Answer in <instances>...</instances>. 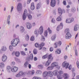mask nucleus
Returning a JSON list of instances; mask_svg holds the SVG:
<instances>
[{"label": "nucleus", "mask_w": 79, "mask_h": 79, "mask_svg": "<svg viewBox=\"0 0 79 79\" xmlns=\"http://www.w3.org/2000/svg\"><path fill=\"white\" fill-rule=\"evenodd\" d=\"M53 50V48L52 47H51L50 48V52H52Z\"/></svg>", "instance_id": "0e129e2a"}, {"label": "nucleus", "mask_w": 79, "mask_h": 79, "mask_svg": "<svg viewBox=\"0 0 79 79\" xmlns=\"http://www.w3.org/2000/svg\"><path fill=\"white\" fill-rule=\"evenodd\" d=\"M53 74H54V76H57L58 74V72L56 70H55L52 72Z\"/></svg>", "instance_id": "aec40b11"}, {"label": "nucleus", "mask_w": 79, "mask_h": 79, "mask_svg": "<svg viewBox=\"0 0 79 79\" xmlns=\"http://www.w3.org/2000/svg\"><path fill=\"white\" fill-rule=\"evenodd\" d=\"M19 42H20L19 39L15 38L12 40L11 44L13 47H16L19 43Z\"/></svg>", "instance_id": "f257e3e1"}, {"label": "nucleus", "mask_w": 79, "mask_h": 79, "mask_svg": "<svg viewBox=\"0 0 79 79\" xmlns=\"http://www.w3.org/2000/svg\"><path fill=\"white\" fill-rule=\"evenodd\" d=\"M53 58L52 56L51 55H50L48 56V60L46 62L45 64V66L47 67V66H48L50 64V63H51V62H52V61L53 60Z\"/></svg>", "instance_id": "f03ea898"}, {"label": "nucleus", "mask_w": 79, "mask_h": 79, "mask_svg": "<svg viewBox=\"0 0 79 79\" xmlns=\"http://www.w3.org/2000/svg\"><path fill=\"white\" fill-rule=\"evenodd\" d=\"M27 15V10L26 9H25L24 11V13L23 15L22 18L23 20L24 21L26 18V16Z\"/></svg>", "instance_id": "423d86ee"}, {"label": "nucleus", "mask_w": 79, "mask_h": 79, "mask_svg": "<svg viewBox=\"0 0 79 79\" xmlns=\"http://www.w3.org/2000/svg\"><path fill=\"white\" fill-rule=\"evenodd\" d=\"M27 74V75H31V72L29 71L28 72Z\"/></svg>", "instance_id": "69168bd1"}, {"label": "nucleus", "mask_w": 79, "mask_h": 79, "mask_svg": "<svg viewBox=\"0 0 79 79\" xmlns=\"http://www.w3.org/2000/svg\"><path fill=\"white\" fill-rule=\"evenodd\" d=\"M75 55L76 56H77V50L76 49L75 50Z\"/></svg>", "instance_id": "774afa93"}, {"label": "nucleus", "mask_w": 79, "mask_h": 79, "mask_svg": "<svg viewBox=\"0 0 79 79\" xmlns=\"http://www.w3.org/2000/svg\"><path fill=\"white\" fill-rule=\"evenodd\" d=\"M30 8L31 10H34L35 6H31Z\"/></svg>", "instance_id": "8fccbe9b"}, {"label": "nucleus", "mask_w": 79, "mask_h": 79, "mask_svg": "<svg viewBox=\"0 0 79 79\" xmlns=\"http://www.w3.org/2000/svg\"><path fill=\"white\" fill-rule=\"evenodd\" d=\"M6 69L7 71H8V72H10V71L11 70V67H10V66H7L6 67Z\"/></svg>", "instance_id": "2f4dec72"}, {"label": "nucleus", "mask_w": 79, "mask_h": 79, "mask_svg": "<svg viewBox=\"0 0 79 79\" xmlns=\"http://www.w3.org/2000/svg\"><path fill=\"white\" fill-rule=\"evenodd\" d=\"M16 77H21V76H20V75H19V73H18L16 75H15Z\"/></svg>", "instance_id": "13d9d810"}, {"label": "nucleus", "mask_w": 79, "mask_h": 79, "mask_svg": "<svg viewBox=\"0 0 79 79\" xmlns=\"http://www.w3.org/2000/svg\"><path fill=\"white\" fill-rule=\"evenodd\" d=\"M15 55L17 57H19V55H20V52L18 51L15 52Z\"/></svg>", "instance_id": "412c9836"}, {"label": "nucleus", "mask_w": 79, "mask_h": 79, "mask_svg": "<svg viewBox=\"0 0 79 79\" xmlns=\"http://www.w3.org/2000/svg\"><path fill=\"white\" fill-rule=\"evenodd\" d=\"M63 71H60L59 72V74H63Z\"/></svg>", "instance_id": "338daca9"}, {"label": "nucleus", "mask_w": 79, "mask_h": 79, "mask_svg": "<svg viewBox=\"0 0 79 79\" xmlns=\"http://www.w3.org/2000/svg\"><path fill=\"white\" fill-rule=\"evenodd\" d=\"M48 32L49 34H51L52 32V31L50 30V28L48 27Z\"/></svg>", "instance_id": "3c124183"}, {"label": "nucleus", "mask_w": 79, "mask_h": 79, "mask_svg": "<svg viewBox=\"0 0 79 79\" xmlns=\"http://www.w3.org/2000/svg\"><path fill=\"white\" fill-rule=\"evenodd\" d=\"M34 33L35 34H39V33L37 32V29L35 30Z\"/></svg>", "instance_id": "5fc2aeb1"}, {"label": "nucleus", "mask_w": 79, "mask_h": 79, "mask_svg": "<svg viewBox=\"0 0 79 79\" xmlns=\"http://www.w3.org/2000/svg\"><path fill=\"white\" fill-rule=\"evenodd\" d=\"M20 29L22 32H23L24 31V28L22 26H21L20 27Z\"/></svg>", "instance_id": "72a5a7b5"}, {"label": "nucleus", "mask_w": 79, "mask_h": 79, "mask_svg": "<svg viewBox=\"0 0 79 79\" xmlns=\"http://www.w3.org/2000/svg\"><path fill=\"white\" fill-rule=\"evenodd\" d=\"M9 49L10 51H11L13 50V46L10 45L9 47Z\"/></svg>", "instance_id": "864d4df0"}, {"label": "nucleus", "mask_w": 79, "mask_h": 79, "mask_svg": "<svg viewBox=\"0 0 79 79\" xmlns=\"http://www.w3.org/2000/svg\"><path fill=\"white\" fill-rule=\"evenodd\" d=\"M48 35V32L47 31H45L44 33V35L45 36V37H47Z\"/></svg>", "instance_id": "58836bf2"}, {"label": "nucleus", "mask_w": 79, "mask_h": 79, "mask_svg": "<svg viewBox=\"0 0 79 79\" xmlns=\"http://www.w3.org/2000/svg\"><path fill=\"white\" fill-rule=\"evenodd\" d=\"M53 69V67L52 66H49L47 68V70L48 71H50V70H52Z\"/></svg>", "instance_id": "7c9ffc66"}, {"label": "nucleus", "mask_w": 79, "mask_h": 79, "mask_svg": "<svg viewBox=\"0 0 79 79\" xmlns=\"http://www.w3.org/2000/svg\"><path fill=\"white\" fill-rule=\"evenodd\" d=\"M28 17L29 19H31L32 18V15L31 14L28 15Z\"/></svg>", "instance_id": "c03bdc74"}, {"label": "nucleus", "mask_w": 79, "mask_h": 79, "mask_svg": "<svg viewBox=\"0 0 79 79\" xmlns=\"http://www.w3.org/2000/svg\"><path fill=\"white\" fill-rule=\"evenodd\" d=\"M56 5V0H51V6L52 7H54Z\"/></svg>", "instance_id": "ddd939ff"}, {"label": "nucleus", "mask_w": 79, "mask_h": 79, "mask_svg": "<svg viewBox=\"0 0 79 79\" xmlns=\"http://www.w3.org/2000/svg\"><path fill=\"white\" fill-rule=\"evenodd\" d=\"M7 60V56L5 55H3L2 57V62H6Z\"/></svg>", "instance_id": "4468645a"}, {"label": "nucleus", "mask_w": 79, "mask_h": 79, "mask_svg": "<svg viewBox=\"0 0 79 79\" xmlns=\"http://www.w3.org/2000/svg\"><path fill=\"white\" fill-rule=\"evenodd\" d=\"M25 25L28 29H31V28H32V25L29 22L26 23Z\"/></svg>", "instance_id": "9b49d317"}, {"label": "nucleus", "mask_w": 79, "mask_h": 79, "mask_svg": "<svg viewBox=\"0 0 79 79\" xmlns=\"http://www.w3.org/2000/svg\"><path fill=\"white\" fill-rule=\"evenodd\" d=\"M18 68L17 67L13 66L11 68V71L14 73H16V72H17V71H18Z\"/></svg>", "instance_id": "1a4fd4ad"}, {"label": "nucleus", "mask_w": 79, "mask_h": 79, "mask_svg": "<svg viewBox=\"0 0 79 79\" xmlns=\"http://www.w3.org/2000/svg\"><path fill=\"white\" fill-rule=\"evenodd\" d=\"M36 74H39V75H40L41 74H42V71L39 70H37V71H36Z\"/></svg>", "instance_id": "e433bc0d"}, {"label": "nucleus", "mask_w": 79, "mask_h": 79, "mask_svg": "<svg viewBox=\"0 0 79 79\" xmlns=\"http://www.w3.org/2000/svg\"><path fill=\"white\" fill-rule=\"evenodd\" d=\"M61 53V50L60 49L57 48L56 49V50L55 51L56 54L59 55V54H60Z\"/></svg>", "instance_id": "a211bd4d"}, {"label": "nucleus", "mask_w": 79, "mask_h": 79, "mask_svg": "<svg viewBox=\"0 0 79 79\" xmlns=\"http://www.w3.org/2000/svg\"><path fill=\"white\" fill-rule=\"evenodd\" d=\"M31 75H34V73H35V72H34V70H31Z\"/></svg>", "instance_id": "6e6d98bb"}, {"label": "nucleus", "mask_w": 79, "mask_h": 79, "mask_svg": "<svg viewBox=\"0 0 79 79\" xmlns=\"http://www.w3.org/2000/svg\"><path fill=\"white\" fill-rule=\"evenodd\" d=\"M6 47L5 46H3L2 48V51H3V52L6 51Z\"/></svg>", "instance_id": "473e14b6"}, {"label": "nucleus", "mask_w": 79, "mask_h": 79, "mask_svg": "<svg viewBox=\"0 0 79 79\" xmlns=\"http://www.w3.org/2000/svg\"><path fill=\"white\" fill-rule=\"evenodd\" d=\"M76 8L74 7H72L71 9V11L73 13H74L76 11Z\"/></svg>", "instance_id": "ea45409f"}, {"label": "nucleus", "mask_w": 79, "mask_h": 79, "mask_svg": "<svg viewBox=\"0 0 79 79\" xmlns=\"http://www.w3.org/2000/svg\"><path fill=\"white\" fill-rule=\"evenodd\" d=\"M21 54V55H23V56H24V55H26V54L25 53V52H22Z\"/></svg>", "instance_id": "bf43d9fd"}, {"label": "nucleus", "mask_w": 79, "mask_h": 79, "mask_svg": "<svg viewBox=\"0 0 79 79\" xmlns=\"http://www.w3.org/2000/svg\"><path fill=\"white\" fill-rule=\"evenodd\" d=\"M41 40L43 41V42H44V40H45V37L43 36H42L41 38Z\"/></svg>", "instance_id": "37998d69"}, {"label": "nucleus", "mask_w": 79, "mask_h": 79, "mask_svg": "<svg viewBox=\"0 0 79 79\" xmlns=\"http://www.w3.org/2000/svg\"><path fill=\"white\" fill-rule=\"evenodd\" d=\"M43 75L44 79H48V75L47 74V72L46 71L44 72L43 73Z\"/></svg>", "instance_id": "dca6fc26"}, {"label": "nucleus", "mask_w": 79, "mask_h": 79, "mask_svg": "<svg viewBox=\"0 0 79 79\" xmlns=\"http://www.w3.org/2000/svg\"><path fill=\"white\" fill-rule=\"evenodd\" d=\"M34 57H33V54H31L29 56V60H33Z\"/></svg>", "instance_id": "6ab92c4d"}, {"label": "nucleus", "mask_w": 79, "mask_h": 79, "mask_svg": "<svg viewBox=\"0 0 79 79\" xmlns=\"http://www.w3.org/2000/svg\"><path fill=\"white\" fill-rule=\"evenodd\" d=\"M74 21V19H67L66 20V23H72L73 21Z\"/></svg>", "instance_id": "2eb2a0df"}, {"label": "nucleus", "mask_w": 79, "mask_h": 79, "mask_svg": "<svg viewBox=\"0 0 79 79\" xmlns=\"http://www.w3.org/2000/svg\"><path fill=\"white\" fill-rule=\"evenodd\" d=\"M10 15H9L8 16V18L7 19V23L8 24V25H10Z\"/></svg>", "instance_id": "b1692460"}, {"label": "nucleus", "mask_w": 79, "mask_h": 79, "mask_svg": "<svg viewBox=\"0 0 79 79\" xmlns=\"http://www.w3.org/2000/svg\"><path fill=\"white\" fill-rule=\"evenodd\" d=\"M56 35H54L52 37L51 40L52 41L55 40V39L56 38Z\"/></svg>", "instance_id": "c756f323"}, {"label": "nucleus", "mask_w": 79, "mask_h": 79, "mask_svg": "<svg viewBox=\"0 0 79 79\" xmlns=\"http://www.w3.org/2000/svg\"><path fill=\"white\" fill-rule=\"evenodd\" d=\"M63 3L64 5H66V1L64 0L63 1Z\"/></svg>", "instance_id": "4d7b16f0"}, {"label": "nucleus", "mask_w": 79, "mask_h": 79, "mask_svg": "<svg viewBox=\"0 0 79 79\" xmlns=\"http://www.w3.org/2000/svg\"><path fill=\"white\" fill-rule=\"evenodd\" d=\"M57 78L58 79H62V76H61V75H58L57 76Z\"/></svg>", "instance_id": "a18cd8bd"}, {"label": "nucleus", "mask_w": 79, "mask_h": 79, "mask_svg": "<svg viewBox=\"0 0 79 79\" xmlns=\"http://www.w3.org/2000/svg\"><path fill=\"white\" fill-rule=\"evenodd\" d=\"M69 69L70 70H71V69H72V66H71V65H70L69 66Z\"/></svg>", "instance_id": "e2e57ef3"}, {"label": "nucleus", "mask_w": 79, "mask_h": 79, "mask_svg": "<svg viewBox=\"0 0 79 79\" xmlns=\"http://www.w3.org/2000/svg\"><path fill=\"white\" fill-rule=\"evenodd\" d=\"M79 29V26L77 25H75L74 27V30L75 31H76Z\"/></svg>", "instance_id": "393cba45"}, {"label": "nucleus", "mask_w": 79, "mask_h": 79, "mask_svg": "<svg viewBox=\"0 0 79 79\" xmlns=\"http://www.w3.org/2000/svg\"><path fill=\"white\" fill-rule=\"evenodd\" d=\"M51 22L52 23H55V19H54V18H53L51 20Z\"/></svg>", "instance_id": "49530a36"}, {"label": "nucleus", "mask_w": 79, "mask_h": 79, "mask_svg": "<svg viewBox=\"0 0 79 79\" xmlns=\"http://www.w3.org/2000/svg\"><path fill=\"white\" fill-rule=\"evenodd\" d=\"M58 10L59 11L58 13H59V15H60L56 19V20L57 21H61V15H62V14H63V11L61 9V8H58Z\"/></svg>", "instance_id": "20e7f679"}, {"label": "nucleus", "mask_w": 79, "mask_h": 79, "mask_svg": "<svg viewBox=\"0 0 79 79\" xmlns=\"http://www.w3.org/2000/svg\"><path fill=\"white\" fill-rule=\"evenodd\" d=\"M46 2L47 5H48L49 2V0H46Z\"/></svg>", "instance_id": "680f3d73"}, {"label": "nucleus", "mask_w": 79, "mask_h": 79, "mask_svg": "<svg viewBox=\"0 0 79 79\" xmlns=\"http://www.w3.org/2000/svg\"><path fill=\"white\" fill-rule=\"evenodd\" d=\"M63 23H61L59 26L57 27L56 28L57 31H59V30L63 29Z\"/></svg>", "instance_id": "f8f14e48"}, {"label": "nucleus", "mask_w": 79, "mask_h": 79, "mask_svg": "<svg viewBox=\"0 0 79 79\" xmlns=\"http://www.w3.org/2000/svg\"><path fill=\"white\" fill-rule=\"evenodd\" d=\"M48 57V55L46 54L45 55H44V56H43L42 57L43 59H45V58H47Z\"/></svg>", "instance_id": "c9c22d12"}, {"label": "nucleus", "mask_w": 79, "mask_h": 79, "mask_svg": "<svg viewBox=\"0 0 79 79\" xmlns=\"http://www.w3.org/2000/svg\"><path fill=\"white\" fill-rule=\"evenodd\" d=\"M46 74L48 76H49V77H52L53 76V72L52 71H49V72H47L46 71Z\"/></svg>", "instance_id": "f3484780"}, {"label": "nucleus", "mask_w": 79, "mask_h": 79, "mask_svg": "<svg viewBox=\"0 0 79 79\" xmlns=\"http://www.w3.org/2000/svg\"><path fill=\"white\" fill-rule=\"evenodd\" d=\"M77 66L78 68L79 69V61H77Z\"/></svg>", "instance_id": "052dcab7"}, {"label": "nucleus", "mask_w": 79, "mask_h": 79, "mask_svg": "<svg viewBox=\"0 0 79 79\" xmlns=\"http://www.w3.org/2000/svg\"><path fill=\"white\" fill-rule=\"evenodd\" d=\"M44 32V28L43 27V26H40V27L38 31V32L40 34H42V33H43Z\"/></svg>", "instance_id": "6e6552de"}, {"label": "nucleus", "mask_w": 79, "mask_h": 79, "mask_svg": "<svg viewBox=\"0 0 79 79\" xmlns=\"http://www.w3.org/2000/svg\"><path fill=\"white\" fill-rule=\"evenodd\" d=\"M45 45V43H42L40 45V48L39 49V50H42V48Z\"/></svg>", "instance_id": "5701e85b"}, {"label": "nucleus", "mask_w": 79, "mask_h": 79, "mask_svg": "<svg viewBox=\"0 0 79 79\" xmlns=\"http://www.w3.org/2000/svg\"><path fill=\"white\" fill-rule=\"evenodd\" d=\"M43 65H40L38 66V68L40 69H42Z\"/></svg>", "instance_id": "de8ad7c7"}, {"label": "nucleus", "mask_w": 79, "mask_h": 79, "mask_svg": "<svg viewBox=\"0 0 79 79\" xmlns=\"http://www.w3.org/2000/svg\"><path fill=\"white\" fill-rule=\"evenodd\" d=\"M23 6L22 4L20 2H19L17 5V10L18 11H20V10L22 8Z\"/></svg>", "instance_id": "9d476101"}, {"label": "nucleus", "mask_w": 79, "mask_h": 79, "mask_svg": "<svg viewBox=\"0 0 79 79\" xmlns=\"http://www.w3.org/2000/svg\"><path fill=\"white\" fill-rule=\"evenodd\" d=\"M28 65H29V63L28 62H26L24 64V68H27L28 67Z\"/></svg>", "instance_id": "a878e982"}, {"label": "nucleus", "mask_w": 79, "mask_h": 79, "mask_svg": "<svg viewBox=\"0 0 79 79\" xmlns=\"http://www.w3.org/2000/svg\"><path fill=\"white\" fill-rule=\"evenodd\" d=\"M35 47H36L37 48H38V47H40V44H39L38 43H36L35 44Z\"/></svg>", "instance_id": "79ce46f5"}, {"label": "nucleus", "mask_w": 79, "mask_h": 79, "mask_svg": "<svg viewBox=\"0 0 79 79\" xmlns=\"http://www.w3.org/2000/svg\"><path fill=\"white\" fill-rule=\"evenodd\" d=\"M69 63H67L66 61L64 62L62 64V66L63 68H65L66 69H67L69 66Z\"/></svg>", "instance_id": "0eeeda50"}, {"label": "nucleus", "mask_w": 79, "mask_h": 79, "mask_svg": "<svg viewBox=\"0 0 79 79\" xmlns=\"http://www.w3.org/2000/svg\"><path fill=\"white\" fill-rule=\"evenodd\" d=\"M56 66H57V63L56 62H54L51 64V66L53 67V68L54 67H56Z\"/></svg>", "instance_id": "4be33fe9"}, {"label": "nucleus", "mask_w": 79, "mask_h": 79, "mask_svg": "<svg viewBox=\"0 0 79 79\" xmlns=\"http://www.w3.org/2000/svg\"><path fill=\"white\" fill-rule=\"evenodd\" d=\"M4 67H5V64H4V63L2 62L0 63V68Z\"/></svg>", "instance_id": "4c0bfd02"}, {"label": "nucleus", "mask_w": 79, "mask_h": 79, "mask_svg": "<svg viewBox=\"0 0 79 79\" xmlns=\"http://www.w3.org/2000/svg\"><path fill=\"white\" fill-rule=\"evenodd\" d=\"M62 44V42L60 41H59L58 42H56L53 45L54 48H56L58 47H60Z\"/></svg>", "instance_id": "39448f33"}, {"label": "nucleus", "mask_w": 79, "mask_h": 79, "mask_svg": "<svg viewBox=\"0 0 79 79\" xmlns=\"http://www.w3.org/2000/svg\"><path fill=\"white\" fill-rule=\"evenodd\" d=\"M31 41H34V36H32L30 39Z\"/></svg>", "instance_id": "09e8293b"}, {"label": "nucleus", "mask_w": 79, "mask_h": 79, "mask_svg": "<svg viewBox=\"0 0 79 79\" xmlns=\"http://www.w3.org/2000/svg\"><path fill=\"white\" fill-rule=\"evenodd\" d=\"M19 73L20 76H23L24 74V72L22 71H20Z\"/></svg>", "instance_id": "f704fd0d"}, {"label": "nucleus", "mask_w": 79, "mask_h": 79, "mask_svg": "<svg viewBox=\"0 0 79 79\" xmlns=\"http://www.w3.org/2000/svg\"><path fill=\"white\" fill-rule=\"evenodd\" d=\"M34 54L35 55L37 53V50L36 49H34L33 50Z\"/></svg>", "instance_id": "a19ab883"}, {"label": "nucleus", "mask_w": 79, "mask_h": 79, "mask_svg": "<svg viewBox=\"0 0 79 79\" xmlns=\"http://www.w3.org/2000/svg\"><path fill=\"white\" fill-rule=\"evenodd\" d=\"M64 76H65L64 79H68V78L69 77V75L67 73H65Z\"/></svg>", "instance_id": "c85d7f7f"}, {"label": "nucleus", "mask_w": 79, "mask_h": 79, "mask_svg": "<svg viewBox=\"0 0 79 79\" xmlns=\"http://www.w3.org/2000/svg\"><path fill=\"white\" fill-rule=\"evenodd\" d=\"M25 39L27 41H28V40H29V36L28 34L26 35L25 37Z\"/></svg>", "instance_id": "cd10ccee"}, {"label": "nucleus", "mask_w": 79, "mask_h": 79, "mask_svg": "<svg viewBox=\"0 0 79 79\" xmlns=\"http://www.w3.org/2000/svg\"><path fill=\"white\" fill-rule=\"evenodd\" d=\"M64 33L66 34L65 35V38L67 39H69L71 38V35L69 33V29L67 28L65 29Z\"/></svg>", "instance_id": "7ed1b4c3"}, {"label": "nucleus", "mask_w": 79, "mask_h": 79, "mask_svg": "<svg viewBox=\"0 0 79 79\" xmlns=\"http://www.w3.org/2000/svg\"><path fill=\"white\" fill-rule=\"evenodd\" d=\"M41 6V4L40 3H38L37 4L36 9H39V8H40Z\"/></svg>", "instance_id": "bb28decb"}, {"label": "nucleus", "mask_w": 79, "mask_h": 79, "mask_svg": "<svg viewBox=\"0 0 79 79\" xmlns=\"http://www.w3.org/2000/svg\"><path fill=\"white\" fill-rule=\"evenodd\" d=\"M40 77L35 76L32 79H40Z\"/></svg>", "instance_id": "603ef678"}]
</instances>
